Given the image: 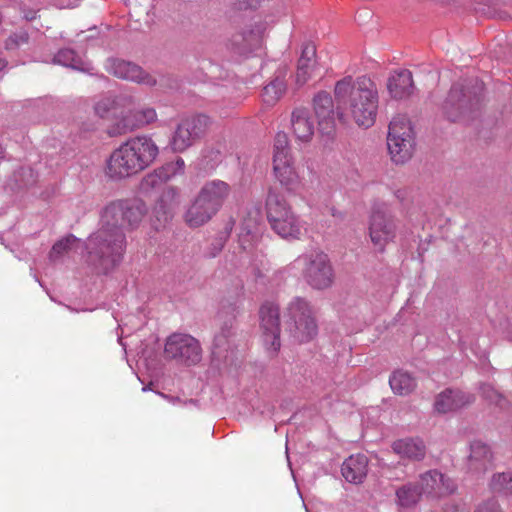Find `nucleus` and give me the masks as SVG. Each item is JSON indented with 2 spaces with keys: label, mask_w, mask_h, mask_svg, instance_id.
I'll return each instance as SVG.
<instances>
[{
  "label": "nucleus",
  "mask_w": 512,
  "mask_h": 512,
  "mask_svg": "<svg viewBox=\"0 0 512 512\" xmlns=\"http://www.w3.org/2000/svg\"><path fill=\"white\" fill-rule=\"evenodd\" d=\"M483 89V82L477 78L453 84L442 107L446 118L452 122L469 118L481 103Z\"/></svg>",
  "instance_id": "4"
},
{
  "label": "nucleus",
  "mask_w": 512,
  "mask_h": 512,
  "mask_svg": "<svg viewBox=\"0 0 512 512\" xmlns=\"http://www.w3.org/2000/svg\"><path fill=\"white\" fill-rule=\"evenodd\" d=\"M29 40V34L27 31L21 30L12 33L5 40V48L7 50H15L20 48L22 45L27 44Z\"/></svg>",
  "instance_id": "43"
},
{
  "label": "nucleus",
  "mask_w": 512,
  "mask_h": 512,
  "mask_svg": "<svg viewBox=\"0 0 512 512\" xmlns=\"http://www.w3.org/2000/svg\"><path fill=\"white\" fill-rule=\"evenodd\" d=\"M393 451L401 457L411 460H421L426 454L423 441L419 438H404L392 444Z\"/></svg>",
  "instance_id": "28"
},
{
  "label": "nucleus",
  "mask_w": 512,
  "mask_h": 512,
  "mask_svg": "<svg viewBox=\"0 0 512 512\" xmlns=\"http://www.w3.org/2000/svg\"><path fill=\"white\" fill-rule=\"evenodd\" d=\"M291 125L295 137L301 142H309L315 132L314 121L307 108L299 107L292 112Z\"/></svg>",
  "instance_id": "23"
},
{
  "label": "nucleus",
  "mask_w": 512,
  "mask_h": 512,
  "mask_svg": "<svg viewBox=\"0 0 512 512\" xmlns=\"http://www.w3.org/2000/svg\"><path fill=\"white\" fill-rule=\"evenodd\" d=\"M396 197H397L398 199H403V197H402V192H401V191H398V192H397V194H396Z\"/></svg>",
  "instance_id": "53"
},
{
  "label": "nucleus",
  "mask_w": 512,
  "mask_h": 512,
  "mask_svg": "<svg viewBox=\"0 0 512 512\" xmlns=\"http://www.w3.org/2000/svg\"><path fill=\"white\" fill-rule=\"evenodd\" d=\"M284 76L285 72L281 71L280 75L276 76L263 88L262 99L266 104H275L286 91Z\"/></svg>",
  "instance_id": "32"
},
{
  "label": "nucleus",
  "mask_w": 512,
  "mask_h": 512,
  "mask_svg": "<svg viewBox=\"0 0 512 512\" xmlns=\"http://www.w3.org/2000/svg\"><path fill=\"white\" fill-rule=\"evenodd\" d=\"M443 512H468V509L465 504L447 503L443 508Z\"/></svg>",
  "instance_id": "48"
},
{
  "label": "nucleus",
  "mask_w": 512,
  "mask_h": 512,
  "mask_svg": "<svg viewBox=\"0 0 512 512\" xmlns=\"http://www.w3.org/2000/svg\"><path fill=\"white\" fill-rule=\"evenodd\" d=\"M262 43L259 30L247 29L236 33L231 38V47L239 55H248L258 49Z\"/></svg>",
  "instance_id": "25"
},
{
  "label": "nucleus",
  "mask_w": 512,
  "mask_h": 512,
  "mask_svg": "<svg viewBox=\"0 0 512 512\" xmlns=\"http://www.w3.org/2000/svg\"><path fill=\"white\" fill-rule=\"evenodd\" d=\"M166 358L185 365H195L202 357V349L197 339L188 334L174 333L166 340Z\"/></svg>",
  "instance_id": "11"
},
{
  "label": "nucleus",
  "mask_w": 512,
  "mask_h": 512,
  "mask_svg": "<svg viewBox=\"0 0 512 512\" xmlns=\"http://www.w3.org/2000/svg\"><path fill=\"white\" fill-rule=\"evenodd\" d=\"M334 96L337 115L341 119L346 110L359 126L366 128L375 122L378 108V92L375 83L366 76L353 79L344 77L335 84Z\"/></svg>",
  "instance_id": "1"
},
{
  "label": "nucleus",
  "mask_w": 512,
  "mask_h": 512,
  "mask_svg": "<svg viewBox=\"0 0 512 512\" xmlns=\"http://www.w3.org/2000/svg\"><path fill=\"white\" fill-rule=\"evenodd\" d=\"M82 242L74 235H69L61 240L57 241L49 252V260L51 262L59 261L68 252L77 249Z\"/></svg>",
  "instance_id": "34"
},
{
  "label": "nucleus",
  "mask_w": 512,
  "mask_h": 512,
  "mask_svg": "<svg viewBox=\"0 0 512 512\" xmlns=\"http://www.w3.org/2000/svg\"><path fill=\"white\" fill-rule=\"evenodd\" d=\"M474 396L461 390L446 389L435 400L434 407L439 413H447L473 403Z\"/></svg>",
  "instance_id": "20"
},
{
  "label": "nucleus",
  "mask_w": 512,
  "mask_h": 512,
  "mask_svg": "<svg viewBox=\"0 0 512 512\" xmlns=\"http://www.w3.org/2000/svg\"><path fill=\"white\" fill-rule=\"evenodd\" d=\"M418 487L421 494H427L432 497H442L452 494L457 488L452 479L437 470H429L421 474Z\"/></svg>",
  "instance_id": "15"
},
{
  "label": "nucleus",
  "mask_w": 512,
  "mask_h": 512,
  "mask_svg": "<svg viewBox=\"0 0 512 512\" xmlns=\"http://www.w3.org/2000/svg\"><path fill=\"white\" fill-rule=\"evenodd\" d=\"M387 88L390 95L395 99H403L409 97L414 90L411 71L403 69L395 72L389 77Z\"/></svg>",
  "instance_id": "26"
},
{
  "label": "nucleus",
  "mask_w": 512,
  "mask_h": 512,
  "mask_svg": "<svg viewBox=\"0 0 512 512\" xmlns=\"http://www.w3.org/2000/svg\"><path fill=\"white\" fill-rule=\"evenodd\" d=\"M482 397L489 402L490 404H495L500 408L505 406L506 400L502 394H500L495 388L490 384H482L480 387Z\"/></svg>",
  "instance_id": "41"
},
{
  "label": "nucleus",
  "mask_w": 512,
  "mask_h": 512,
  "mask_svg": "<svg viewBox=\"0 0 512 512\" xmlns=\"http://www.w3.org/2000/svg\"><path fill=\"white\" fill-rule=\"evenodd\" d=\"M392 391L398 395H408L416 388L415 378L408 372L397 370L389 378Z\"/></svg>",
  "instance_id": "29"
},
{
  "label": "nucleus",
  "mask_w": 512,
  "mask_h": 512,
  "mask_svg": "<svg viewBox=\"0 0 512 512\" xmlns=\"http://www.w3.org/2000/svg\"><path fill=\"white\" fill-rule=\"evenodd\" d=\"M267 219L272 230L284 239H300L304 231L303 221L287 203L285 197L273 188L266 198Z\"/></svg>",
  "instance_id": "5"
},
{
  "label": "nucleus",
  "mask_w": 512,
  "mask_h": 512,
  "mask_svg": "<svg viewBox=\"0 0 512 512\" xmlns=\"http://www.w3.org/2000/svg\"><path fill=\"white\" fill-rule=\"evenodd\" d=\"M273 0H234L233 6L237 10H255L271 3Z\"/></svg>",
  "instance_id": "45"
},
{
  "label": "nucleus",
  "mask_w": 512,
  "mask_h": 512,
  "mask_svg": "<svg viewBox=\"0 0 512 512\" xmlns=\"http://www.w3.org/2000/svg\"><path fill=\"white\" fill-rule=\"evenodd\" d=\"M146 212V205L139 200H120L107 205L101 218L103 223L124 232L138 227Z\"/></svg>",
  "instance_id": "9"
},
{
  "label": "nucleus",
  "mask_w": 512,
  "mask_h": 512,
  "mask_svg": "<svg viewBox=\"0 0 512 512\" xmlns=\"http://www.w3.org/2000/svg\"><path fill=\"white\" fill-rule=\"evenodd\" d=\"M318 129L323 135H331L335 129V111L332 97L325 91L319 92L313 99Z\"/></svg>",
  "instance_id": "16"
},
{
  "label": "nucleus",
  "mask_w": 512,
  "mask_h": 512,
  "mask_svg": "<svg viewBox=\"0 0 512 512\" xmlns=\"http://www.w3.org/2000/svg\"><path fill=\"white\" fill-rule=\"evenodd\" d=\"M231 194V187L225 181L214 179L207 181L199 190L198 195L217 212Z\"/></svg>",
  "instance_id": "19"
},
{
  "label": "nucleus",
  "mask_w": 512,
  "mask_h": 512,
  "mask_svg": "<svg viewBox=\"0 0 512 512\" xmlns=\"http://www.w3.org/2000/svg\"><path fill=\"white\" fill-rule=\"evenodd\" d=\"M80 0L64 1L56 0L55 6L59 9H73L79 6Z\"/></svg>",
  "instance_id": "49"
},
{
  "label": "nucleus",
  "mask_w": 512,
  "mask_h": 512,
  "mask_svg": "<svg viewBox=\"0 0 512 512\" xmlns=\"http://www.w3.org/2000/svg\"><path fill=\"white\" fill-rule=\"evenodd\" d=\"M160 396L165 398V399H169V397L167 395L163 394V393H160Z\"/></svg>",
  "instance_id": "54"
},
{
  "label": "nucleus",
  "mask_w": 512,
  "mask_h": 512,
  "mask_svg": "<svg viewBox=\"0 0 512 512\" xmlns=\"http://www.w3.org/2000/svg\"><path fill=\"white\" fill-rule=\"evenodd\" d=\"M369 235L372 243L380 251L396 236V224L392 216L381 210H374L369 222Z\"/></svg>",
  "instance_id": "13"
},
{
  "label": "nucleus",
  "mask_w": 512,
  "mask_h": 512,
  "mask_svg": "<svg viewBox=\"0 0 512 512\" xmlns=\"http://www.w3.org/2000/svg\"><path fill=\"white\" fill-rule=\"evenodd\" d=\"M368 471V459L364 454L351 455L341 467L342 476L346 481L359 484L365 479Z\"/></svg>",
  "instance_id": "24"
},
{
  "label": "nucleus",
  "mask_w": 512,
  "mask_h": 512,
  "mask_svg": "<svg viewBox=\"0 0 512 512\" xmlns=\"http://www.w3.org/2000/svg\"><path fill=\"white\" fill-rule=\"evenodd\" d=\"M259 236V226L256 218L245 219L240 227L239 243L244 250L250 249Z\"/></svg>",
  "instance_id": "33"
},
{
  "label": "nucleus",
  "mask_w": 512,
  "mask_h": 512,
  "mask_svg": "<svg viewBox=\"0 0 512 512\" xmlns=\"http://www.w3.org/2000/svg\"><path fill=\"white\" fill-rule=\"evenodd\" d=\"M169 174H167L162 167L155 169L153 172L148 173L140 183V190L144 194H150L155 189L161 187L164 183L169 181Z\"/></svg>",
  "instance_id": "36"
},
{
  "label": "nucleus",
  "mask_w": 512,
  "mask_h": 512,
  "mask_svg": "<svg viewBox=\"0 0 512 512\" xmlns=\"http://www.w3.org/2000/svg\"><path fill=\"white\" fill-rule=\"evenodd\" d=\"M181 203V193L177 187H166L157 200L154 212L160 221L166 222L172 217Z\"/></svg>",
  "instance_id": "22"
},
{
  "label": "nucleus",
  "mask_w": 512,
  "mask_h": 512,
  "mask_svg": "<svg viewBox=\"0 0 512 512\" xmlns=\"http://www.w3.org/2000/svg\"><path fill=\"white\" fill-rule=\"evenodd\" d=\"M133 103V99L130 96H122L117 99L109 97L103 98L96 102L94 106V112L100 118H108L112 111H117L121 107H129Z\"/></svg>",
  "instance_id": "30"
},
{
  "label": "nucleus",
  "mask_w": 512,
  "mask_h": 512,
  "mask_svg": "<svg viewBox=\"0 0 512 512\" xmlns=\"http://www.w3.org/2000/svg\"><path fill=\"white\" fill-rule=\"evenodd\" d=\"M387 146L391 159L396 164L407 162L415 149L414 131L405 115H397L389 124Z\"/></svg>",
  "instance_id": "7"
},
{
  "label": "nucleus",
  "mask_w": 512,
  "mask_h": 512,
  "mask_svg": "<svg viewBox=\"0 0 512 512\" xmlns=\"http://www.w3.org/2000/svg\"><path fill=\"white\" fill-rule=\"evenodd\" d=\"M137 129V124L132 113L127 114L117 120L108 128V134L112 137L124 135Z\"/></svg>",
  "instance_id": "40"
},
{
  "label": "nucleus",
  "mask_w": 512,
  "mask_h": 512,
  "mask_svg": "<svg viewBox=\"0 0 512 512\" xmlns=\"http://www.w3.org/2000/svg\"><path fill=\"white\" fill-rule=\"evenodd\" d=\"M316 56V47L313 43H305L302 46L301 55L297 64L296 83L304 85L319 71Z\"/></svg>",
  "instance_id": "17"
},
{
  "label": "nucleus",
  "mask_w": 512,
  "mask_h": 512,
  "mask_svg": "<svg viewBox=\"0 0 512 512\" xmlns=\"http://www.w3.org/2000/svg\"><path fill=\"white\" fill-rule=\"evenodd\" d=\"M234 322V318H229L222 323L220 331L214 337V355L221 356V351H226L229 348L231 338L234 336Z\"/></svg>",
  "instance_id": "31"
},
{
  "label": "nucleus",
  "mask_w": 512,
  "mask_h": 512,
  "mask_svg": "<svg viewBox=\"0 0 512 512\" xmlns=\"http://www.w3.org/2000/svg\"><path fill=\"white\" fill-rule=\"evenodd\" d=\"M490 489L499 494L508 495L512 493V473L502 472L492 476Z\"/></svg>",
  "instance_id": "38"
},
{
  "label": "nucleus",
  "mask_w": 512,
  "mask_h": 512,
  "mask_svg": "<svg viewBox=\"0 0 512 512\" xmlns=\"http://www.w3.org/2000/svg\"><path fill=\"white\" fill-rule=\"evenodd\" d=\"M53 63L69 67L74 70H86L82 58L74 50L69 48L59 50L53 57Z\"/></svg>",
  "instance_id": "35"
},
{
  "label": "nucleus",
  "mask_w": 512,
  "mask_h": 512,
  "mask_svg": "<svg viewBox=\"0 0 512 512\" xmlns=\"http://www.w3.org/2000/svg\"><path fill=\"white\" fill-rule=\"evenodd\" d=\"M295 264L302 267V276L313 289L324 290L333 284L334 269L326 253L313 251L300 255Z\"/></svg>",
  "instance_id": "8"
},
{
  "label": "nucleus",
  "mask_w": 512,
  "mask_h": 512,
  "mask_svg": "<svg viewBox=\"0 0 512 512\" xmlns=\"http://www.w3.org/2000/svg\"><path fill=\"white\" fill-rule=\"evenodd\" d=\"M223 242L221 240H216L214 243L211 244V248L209 250V256L210 257H216L220 251L223 249Z\"/></svg>",
  "instance_id": "51"
},
{
  "label": "nucleus",
  "mask_w": 512,
  "mask_h": 512,
  "mask_svg": "<svg viewBox=\"0 0 512 512\" xmlns=\"http://www.w3.org/2000/svg\"><path fill=\"white\" fill-rule=\"evenodd\" d=\"M13 188L22 189L36 182V174L31 167H20L12 175Z\"/></svg>",
  "instance_id": "39"
},
{
  "label": "nucleus",
  "mask_w": 512,
  "mask_h": 512,
  "mask_svg": "<svg viewBox=\"0 0 512 512\" xmlns=\"http://www.w3.org/2000/svg\"><path fill=\"white\" fill-rule=\"evenodd\" d=\"M275 178L288 192L296 193L300 187V178L293 165L292 157L273 159Z\"/></svg>",
  "instance_id": "18"
},
{
  "label": "nucleus",
  "mask_w": 512,
  "mask_h": 512,
  "mask_svg": "<svg viewBox=\"0 0 512 512\" xmlns=\"http://www.w3.org/2000/svg\"><path fill=\"white\" fill-rule=\"evenodd\" d=\"M218 212L197 194L185 212V222L189 227H200L209 222Z\"/></svg>",
  "instance_id": "21"
},
{
  "label": "nucleus",
  "mask_w": 512,
  "mask_h": 512,
  "mask_svg": "<svg viewBox=\"0 0 512 512\" xmlns=\"http://www.w3.org/2000/svg\"><path fill=\"white\" fill-rule=\"evenodd\" d=\"M278 156L279 158L291 157L290 150L288 147V137L283 132L277 133L275 137L273 159H277Z\"/></svg>",
  "instance_id": "42"
},
{
  "label": "nucleus",
  "mask_w": 512,
  "mask_h": 512,
  "mask_svg": "<svg viewBox=\"0 0 512 512\" xmlns=\"http://www.w3.org/2000/svg\"><path fill=\"white\" fill-rule=\"evenodd\" d=\"M212 121L205 114H196L183 119L177 126L170 146L175 152H183L201 139L209 130Z\"/></svg>",
  "instance_id": "10"
},
{
  "label": "nucleus",
  "mask_w": 512,
  "mask_h": 512,
  "mask_svg": "<svg viewBox=\"0 0 512 512\" xmlns=\"http://www.w3.org/2000/svg\"><path fill=\"white\" fill-rule=\"evenodd\" d=\"M421 495L418 485L412 483L405 484L396 490L397 503L401 507H411L415 505Z\"/></svg>",
  "instance_id": "37"
},
{
  "label": "nucleus",
  "mask_w": 512,
  "mask_h": 512,
  "mask_svg": "<svg viewBox=\"0 0 512 512\" xmlns=\"http://www.w3.org/2000/svg\"><path fill=\"white\" fill-rule=\"evenodd\" d=\"M287 330L299 343L312 340L317 334L314 312L309 302L302 297H294L287 306Z\"/></svg>",
  "instance_id": "6"
},
{
  "label": "nucleus",
  "mask_w": 512,
  "mask_h": 512,
  "mask_svg": "<svg viewBox=\"0 0 512 512\" xmlns=\"http://www.w3.org/2000/svg\"><path fill=\"white\" fill-rule=\"evenodd\" d=\"M493 466L491 448L481 442L474 441L470 446L469 468L475 472H485Z\"/></svg>",
  "instance_id": "27"
},
{
  "label": "nucleus",
  "mask_w": 512,
  "mask_h": 512,
  "mask_svg": "<svg viewBox=\"0 0 512 512\" xmlns=\"http://www.w3.org/2000/svg\"><path fill=\"white\" fill-rule=\"evenodd\" d=\"M137 128L150 124L156 120L157 114L153 108H143L132 113Z\"/></svg>",
  "instance_id": "44"
},
{
  "label": "nucleus",
  "mask_w": 512,
  "mask_h": 512,
  "mask_svg": "<svg viewBox=\"0 0 512 512\" xmlns=\"http://www.w3.org/2000/svg\"><path fill=\"white\" fill-rule=\"evenodd\" d=\"M475 512H503L498 501L494 498L488 499L477 507Z\"/></svg>",
  "instance_id": "47"
},
{
  "label": "nucleus",
  "mask_w": 512,
  "mask_h": 512,
  "mask_svg": "<svg viewBox=\"0 0 512 512\" xmlns=\"http://www.w3.org/2000/svg\"><path fill=\"white\" fill-rule=\"evenodd\" d=\"M6 66V62L4 60H0V71Z\"/></svg>",
  "instance_id": "52"
},
{
  "label": "nucleus",
  "mask_w": 512,
  "mask_h": 512,
  "mask_svg": "<svg viewBox=\"0 0 512 512\" xmlns=\"http://www.w3.org/2000/svg\"><path fill=\"white\" fill-rule=\"evenodd\" d=\"M106 70L120 79L148 86H154L156 84V79L145 72L140 66L122 59H108L106 62Z\"/></svg>",
  "instance_id": "14"
},
{
  "label": "nucleus",
  "mask_w": 512,
  "mask_h": 512,
  "mask_svg": "<svg viewBox=\"0 0 512 512\" xmlns=\"http://www.w3.org/2000/svg\"><path fill=\"white\" fill-rule=\"evenodd\" d=\"M84 248L87 265L97 273L106 274L122 261L126 236L121 229L113 228L101 219L100 228L87 238Z\"/></svg>",
  "instance_id": "2"
},
{
  "label": "nucleus",
  "mask_w": 512,
  "mask_h": 512,
  "mask_svg": "<svg viewBox=\"0 0 512 512\" xmlns=\"http://www.w3.org/2000/svg\"><path fill=\"white\" fill-rule=\"evenodd\" d=\"M158 152L157 145L150 137H132L111 153L107 173L116 179L137 174L156 159Z\"/></svg>",
  "instance_id": "3"
},
{
  "label": "nucleus",
  "mask_w": 512,
  "mask_h": 512,
  "mask_svg": "<svg viewBox=\"0 0 512 512\" xmlns=\"http://www.w3.org/2000/svg\"><path fill=\"white\" fill-rule=\"evenodd\" d=\"M144 392L148 390V387H143L142 389Z\"/></svg>",
  "instance_id": "55"
},
{
  "label": "nucleus",
  "mask_w": 512,
  "mask_h": 512,
  "mask_svg": "<svg viewBox=\"0 0 512 512\" xmlns=\"http://www.w3.org/2000/svg\"><path fill=\"white\" fill-rule=\"evenodd\" d=\"M21 12L25 20L32 21L37 18L38 10L23 6Z\"/></svg>",
  "instance_id": "50"
},
{
  "label": "nucleus",
  "mask_w": 512,
  "mask_h": 512,
  "mask_svg": "<svg viewBox=\"0 0 512 512\" xmlns=\"http://www.w3.org/2000/svg\"><path fill=\"white\" fill-rule=\"evenodd\" d=\"M262 339L267 349L278 351L280 343V310L273 302L264 303L259 311Z\"/></svg>",
  "instance_id": "12"
},
{
  "label": "nucleus",
  "mask_w": 512,
  "mask_h": 512,
  "mask_svg": "<svg viewBox=\"0 0 512 512\" xmlns=\"http://www.w3.org/2000/svg\"><path fill=\"white\" fill-rule=\"evenodd\" d=\"M162 168L167 174H169V178L172 179L173 177L184 173L185 162L179 157L176 161L163 165Z\"/></svg>",
  "instance_id": "46"
}]
</instances>
